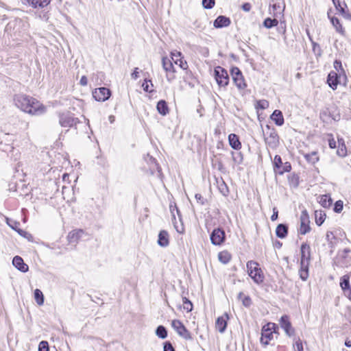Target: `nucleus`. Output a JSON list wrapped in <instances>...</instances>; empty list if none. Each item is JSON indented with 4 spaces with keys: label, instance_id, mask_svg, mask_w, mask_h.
I'll return each instance as SVG.
<instances>
[{
    "label": "nucleus",
    "instance_id": "obj_63",
    "mask_svg": "<svg viewBox=\"0 0 351 351\" xmlns=\"http://www.w3.org/2000/svg\"><path fill=\"white\" fill-rule=\"evenodd\" d=\"M183 304H185V302H191L189 300H188L186 297L182 298Z\"/></svg>",
    "mask_w": 351,
    "mask_h": 351
},
{
    "label": "nucleus",
    "instance_id": "obj_31",
    "mask_svg": "<svg viewBox=\"0 0 351 351\" xmlns=\"http://www.w3.org/2000/svg\"><path fill=\"white\" fill-rule=\"evenodd\" d=\"M305 159L311 164H315L319 160V156L317 152H312L309 154H304Z\"/></svg>",
    "mask_w": 351,
    "mask_h": 351
},
{
    "label": "nucleus",
    "instance_id": "obj_4",
    "mask_svg": "<svg viewBox=\"0 0 351 351\" xmlns=\"http://www.w3.org/2000/svg\"><path fill=\"white\" fill-rule=\"evenodd\" d=\"M276 325L272 323H269L264 326L261 331V342L264 345H268L269 341L274 337V332H275Z\"/></svg>",
    "mask_w": 351,
    "mask_h": 351
},
{
    "label": "nucleus",
    "instance_id": "obj_43",
    "mask_svg": "<svg viewBox=\"0 0 351 351\" xmlns=\"http://www.w3.org/2000/svg\"><path fill=\"white\" fill-rule=\"evenodd\" d=\"M343 207V202L341 200H338L335 204L334 211L335 213H339L342 211Z\"/></svg>",
    "mask_w": 351,
    "mask_h": 351
},
{
    "label": "nucleus",
    "instance_id": "obj_8",
    "mask_svg": "<svg viewBox=\"0 0 351 351\" xmlns=\"http://www.w3.org/2000/svg\"><path fill=\"white\" fill-rule=\"evenodd\" d=\"M300 227L299 229V232L301 234H306L308 233L310 230V220H309V216L306 210H304L302 211L300 215Z\"/></svg>",
    "mask_w": 351,
    "mask_h": 351
},
{
    "label": "nucleus",
    "instance_id": "obj_23",
    "mask_svg": "<svg viewBox=\"0 0 351 351\" xmlns=\"http://www.w3.org/2000/svg\"><path fill=\"white\" fill-rule=\"evenodd\" d=\"M228 141L230 145L234 149H240L241 147V142L239 141V137L235 134H230L228 136Z\"/></svg>",
    "mask_w": 351,
    "mask_h": 351
},
{
    "label": "nucleus",
    "instance_id": "obj_9",
    "mask_svg": "<svg viewBox=\"0 0 351 351\" xmlns=\"http://www.w3.org/2000/svg\"><path fill=\"white\" fill-rule=\"evenodd\" d=\"M59 123L62 127L71 128L75 125L77 123V119L74 118L68 113H62L59 116Z\"/></svg>",
    "mask_w": 351,
    "mask_h": 351
},
{
    "label": "nucleus",
    "instance_id": "obj_1",
    "mask_svg": "<svg viewBox=\"0 0 351 351\" xmlns=\"http://www.w3.org/2000/svg\"><path fill=\"white\" fill-rule=\"evenodd\" d=\"M15 105L21 110L32 114H40L45 112V108L38 100L23 94L14 97Z\"/></svg>",
    "mask_w": 351,
    "mask_h": 351
},
{
    "label": "nucleus",
    "instance_id": "obj_59",
    "mask_svg": "<svg viewBox=\"0 0 351 351\" xmlns=\"http://www.w3.org/2000/svg\"><path fill=\"white\" fill-rule=\"evenodd\" d=\"M343 294L351 301V289L348 291L343 292Z\"/></svg>",
    "mask_w": 351,
    "mask_h": 351
},
{
    "label": "nucleus",
    "instance_id": "obj_50",
    "mask_svg": "<svg viewBox=\"0 0 351 351\" xmlns=\"http://www.w3.org/2000/svg\"><path fill=\"white\" fill-rule=\"evenodd\" d=\"M183 308L186 310L187 312L191 311L193 309L192 302H185V304H183Z\"/></svg>",
    "mask_w": 351,
    "mask_h": 351
},
{
    "label": "nucleus",
    "instance_id": "obj_37",
    "mask_svg": "<svg viewBox=\"0 0 351 351\" xmlns=\"http://www.w3.org/2000/svg\"><path fill=\"white\" fill-rule=\"evenodd\" d=\"M238 298L242 300L243 304L245 306H250L252 301L249 296H244L242 292H240L238 295Z\"/></svg>",
    "mask_w": 351,
    "mask_h": 351
},
{
    "label": "nucleus",
    "instance_id": "obj_48",
    "mask_svg": "<svg viewBox=\"0 0 351 351\" xmlns=\"http://www.w3.org/2000/svg\"><path fill=\"white\" fill-rule=\"evenodd\" d=\"M164 351H175V349L169 341H167L164 343Z\"/></svg>",
    "mask_w": 351,
    "mask_h": 351
},
{
    "label": "nucleus",
    "instance_id": "obj_51",
    "mask_svg": "<svg viewBox=\"0 0 351 351\" xmlns=\"http://www.w3.org/2000/svg\"><path fill=\"white\" fill-rule=\"evenodd\" d=\"M332 2L334 3V5L337 9L340 8V11L341 13H345V10L341 6L340 1L339 0H332Z\"/></svg>",
    "mask_w": 351,
    "mask_h": 351
},
{
    "label": "nucleus",
    "instance_id": "obj_26",
    "mask_svg": "<svg viewBox=\"0 0 351 351\" xmlns=\"http://www.w3.org/2000/svg\"><path fill=\"white\" fill-rule=\"evenodd\" d=\"M339 285L343 292L348 291V290L350 289V276L343 275L342 277H341Z\"/></svg>",
    "mask_w": 351,
    "mask_h": 351
},
{
    "label": "nucleus",
    "instance_id": "obj_12",
    "mask_svg": "<svg viewBox=\"0 0 351 351\" xmlns=\"http://www.w3.org/2000/svg\"><path fill=\"white\" fill-rule=\"evenodd\" d=\"M280 324L288 336L291 337L294 334V329L292 328L291 322L289 319V317L287 315L282 316L280 318Z\"/></svg>",
    "mask_w": 351,
    "mask_h": 351
},
{
    "label": "nucleus",
    "instance_id": "obj_49",
    "mask_svg": "<svg viewBox=\"0 0 351 351\" xmlns=\"http://www.w3.org/2000/svg\"><path fill=\"white\" fill-rule=\"evenodd\" d=\"M23 162H18L15 167V171L16 173H19L20 171H21L23 174H25V173H24V169L23 168Z\"/></svg>",
    "mask_w": 351,
    "mask_h": 351
},
{
    "label": "nucleus",
    "instance_id": "obj_34",
    "mask_svg": "<svg viewBox=\"0 0 351 351\" xmlns=\"http://www.w3.org/2000/svg\"><path fill=\"white\" fill-rule=\"evenodd\" d=\"M315 223L317 226H321L326 219V214L322 211H315Z\"/></svg>",
    "mask_w": 351,
    "mask_h": 351
},
{
    "label": "nucleus",
    "instance_id": "obj_29",
    "mask_svg": "<svg viewBox=\"0 0 351 351\" xmlns=\"http://www.w3.org/2000/svg\"><path fill=\"white\" fill-rule=\"evenodd\" d=\"M83 231L82 230L72 231L69 233L67 238L70 243L77 241L82 236Z\"/></svg>",
    "mask_w": 351,
    "mask_h": 351
},
{
    "label": "nucleus",
    "instance_id": "obj_25",
    "mask_svg": "<svg viewBox=\"0 0 351 351\" xmlns=\"http://www.w3.org/2000/svg\"><path fill=\"white\" fill-rule=\"evenodd\" d=\"M276 236L280 239H284L288 234V227L285 224H278L276 229Z\"/></svg>",
    "mask_w": 351,
    "mask_h": 351
},
{
    "label": "nucleus",
    "instance_id": "obj_62",
    "mask_svg": "<svg viewBox=\"0 0 351 351\" xmlns=\"http://www.w3.org/2000/svg\"><path fill=\"white\" fill-rule=\"evenodd\" d=\"M351 252V250L349 249V248H345L343 250V254H349Z\"/></svg>",
    "mask_w": 351,
    "mask_h": 351
},
{
    "label": "nucleus",
    "instance_id": "obj_2",
    "mask_svg": "<svg viewBox=\"0 0 351 351\" xmlns=\"http://www.w3.org/2000/svg\"><path fill=\"white\" fill-rule=\"evenodd\" d=\"M247 269L248 275L256 284H261L264 280V274L262 269L259 267L257 262L250 261L247 263Z\"/></svg>",
    "mask_w": 351,
    "mask_h": 351
},
{
    "label": "nucleus",
    "instance_id": "obj_11",
    "mask_svg": "<svg viewBox=\"0 0 351 351\" xmlns=\"http://www.w3.org/2000/svg\"><path fill=\"white\" fill-rule=\"evenodd\" d=\"M93 96L97 101H104L110 97V91L107 88L101 87L93 91Z\"/></svg>",
    "mask_w": 351,
    "mask_h": 351
},
{
    "label": "nucleus",
    "instance_id": "obj_44",
    "mask_svg": "<svg viewBox=\"0 0 351 351\" xmlns=\"http://www.w3.org/2000/svg\"><path fill=\"white\" fill-rule=\"evenodd\" d=\"M38 351H49V344L46 341H42L38 345Z\"/></svg>",
    "mask_w": 351,
    "mask_h": 351
},
{
    "label": "nucleus",
    "instance_id": "obj_36",
    "mask_svg": "<svg viewBox=\"0 0 351 351\" xmlns=\"http://www.w3.org/2000/svg\"><path fill=\"white\" fill-rule=\"evenodd\" d=\"M278 24V21L277 19H270V18H267L265 19L264 22H263V25L266 27V28H271L273 27H275Z\"/></svg>",
    "mask_w": 351,
    "mask_h": 351
},
{
    "label": "nucleus",
    "instance_id": "obj_6",
    "mask_svg": "<svg viewBox=\"0 0 351 351\" xmlns=\"http://www.w3.org/2000/svg\"><path fill=\"white\" fill-rule=\"evenodd\" d=\"M230 73L232 80L237 87L241 90L245 89L247 86V84L240 69L236 66L232 67Z\"/></svg>",
    "mask_w": 351,
    "mask_h": 351
},
{
    "label": "nucleus",
    "instance_id": "obj_46",
    "mask_svg": "<svg viewBox=\"0 0 351 351\" xmlns=\"http://www.w3.org/2000/svg\"><path fill=\"white\" fill-rule=\"evenodd\" d=\"M291 169V165L288 162H286L285 165L278 171V173L282 174L284 172L289 171Z\"/></svg>",
    "mask_w": 351,
    "mask_h": 351
},
{
    "label": "nucleus",
    "instance_id": "obj_42",
    "mask_svg": "<svg viewBox=\"0 0 351 351\" xmlns=\"http://www.w3.org/2000/svg\"><path fill=\"white\" fill-rule=\"evenodd\" d=\"M202 5L206 9H211L215 5V0H202Z\"/></svg>",
    "mask_w": 351,
    "mask_h": 351
},
{
    "label": "nucleus",
    "instance_id": "obj_60",
    "mask_svg": "<svg viewBox=\"0 0 351 351\" xmlns=\"http://www.w3.org/2000/svg\"><path fill=\"white\" fill-rule=\"evenodd\" d=\"M345 346L348 348L351 347V341L346 339L345 341Z\"/></svg>",
    "mask_w": 351,
    "mask_h": 351
},
{
    "label": "nucleus",
    "instance_id": "obj_28",
    "mask_svg": "<svg viewBox=\"0 0 351 351\" xmlns=\"http://www.w3.org/2000/svg\"><path fill=\"white\" fill-rule=\"evenodd\" d=\"M330 19L331 23L336 29V31L338 33H339L340 34H341L342 36H344L345 30L343 28L342 25H341L339 20L337 17H335V16L330 17Z\"/></svg>",
    "mask_w": 351,
    "mask_h": 351
},
{
    "label": "nucleus",
    "instance_id": "obj_19",
    "mask_svg": "<svg viewBox=\"0 0 351 351\" xmlns=\"http://www.w3.org/2000/svg\"><path fill=\"white\" fill-rule=\"evenodd\" d=\"M338 78V75L335 71L330 72L328 75L327 82L329 86L332 88L333 90H335L337 87V85L339 84Z\"/></svg>",
    "mask_w": 351,
    "mask_h": 351
},
{
    "label": "nucleus",
    "instance_id": "obj_61",
    "mask_svg": "<svg viewBox=\"0 0 351 351\" xmlns=\"http://www.w3.org/2000/svg\"><path fill=\"white\" fill-rule=\"evenodd\" d=\"M174 77H175L174 75H171L170 74L167 75V78L168 81L172 80L173 79H174Z\"/></svg>",
    "mask_w": 351,
    "mask_h": 351
},
{
    "label": "nucleus",
    "instance_id": "obj_64",
    "mask_svg": "<svg viewBox=\"0 0 351 351\" xmlns=\"http://www.w3.org/2000/svg\"><path fill=\"white\" fill-rule=\"evenodd\" d=\"M344 143V141L343 138H339L338 139V143H339V145H341L342 144V143Z\"/></svg>",
    "mask_w": 351,
    "mask_h": 351
},
{
    "label": "nucleus",
    "instance_id": "obj_27",
    "mask_svg": "<svg viewBox=\"0 0 351 351\" xmlns=\"http://www.w3.org/2000/svg\"><path fill=\"white\" fill-rule=\"evenodd\" d=\"M156 108L158 112L163 116L169 113V108L165 100H160L157 104Z\"/></svg>",
    "mask_w": 351,
    "mask_h": 351
},
{
    "label": "nucleus",
    "instance_id": "obj_53",
    "mask_svg": "<svg viewBox=\"0 0 351 351\" xmlns=\"http://www.w3.org/2000/svg\"><path fill=\"white\" fill-rule=\"evenodd\" d=\"M278 211L276 209V208H273V215L271 216V221H276L278 219Z\"/></svg>",
    "mask_w": 351,
    "mask_h": 351
},
{
    "label": "nucleus",
    "instance_id": "obj_47",
    "mask_svg": "<svg viewBox=\"0 0 351 351\" xmlns=\"http://www.w3.org/2000/svg\"><path fill=\"white\" fill-rule=\"evenodd\" d=\"M269 106V103L266 100H261L258 102V108L261 109H265Z\"/></svg>",
    "mask_w": 351,
    "mask_h": 351
},
{
    "label": "nucleus",
    "instance_id": "obj_10",
    "mask_svg": "<svg viewBox=\"0 0 351 351\" xmlns=\"http://www.w3.org/2000/svg\"><path fill=\"white\" fill-rule=\"evenodd\" d=\"M225 237V232L222 229L216 228L210 234L211 243L215 245H219L224 241Z\"/></svg>",
    "mask_w": 351,
    "mask_h": 351
},
{
    "label": "nucleus",
    "instance_id": "obj_56",
    "mask_svg": "<svg viewBox=\"0 0 351 351\" xmlns=\"http://www.w3.org/2000/svg\"><path fill=\"white\" fill-rule=\"evenodd\" d=\"M170 210H171V213L173 218L176 219L175 214H174V210H176V213L179 215L180 211H179L178 208L176 206H175V208H173L172 206L171 205L170 206Z\"/></svg>",
    "mask_w": 351,
    "mask_h": 351
},
{
    "label": "nucleus",
    "instance_id": "obj_40",
    "mask_svg": "<svg viewBox=\"0 0 351 351\" xmlns=\"http://www.w3.org/2000/svg\"><path fill=\"white\" fill-rule=\"evenodd\" d=\"M293 348L295 351H304L302 342L300 338L295 339L293 343Z\"/></svg>",
    "mask_w": 351,
    "mask_h": 351
},
{
    "label": "nucleus",
    "instance_id": "obj_17",
    "mask_svg": "<svg viewBox=\"0 0 351 351\" xmlns=\"http://www.w3.org/2000/svg\"><path fill=\"white\" fill-rule=\"evenodd\" d=\"M12 264L16 269L22 272H26L28 271V265H26L23 258L19 256L14 257Z\"/></svg>",
    "mask_w": 351,
    "mask_h": 351
},
{
    "label": "nucleus",
    "instance_id": "obj_16",
    "mask_svg": "<svg viewBox=\"0 0 351 351\" xmlns=\"http://www.w3.org/2000/svg\"><path fill=\"white\" fill-rule=\"evenodd\" d=\"M231 21L230 19L228 17H226L225 16H219L213 23V26L215 28H222L228 27L230 25Z\"/></svg>",
    "mask_w": 351,
    "mask_h": 351
},
{
    "label": "nucleus",
    "instance_id": "obj_33",
    "mask_svg": "<svg viewBox=\"0 0 351 351\" xmlns=\"http://www.w3.org/2000/svg\"><path fill=\"white\" fill-rule=\"evenodd\" d=\"M319 204L324 208H328L331 204V199L327 195H323L319 197Z\"/></svg>",
    "mask_w": 351,
    "mask_h": 351
},
{
    "label": "nucleus",
    "instance_id": "obj_35",
    "mask_svg": "<svg viewBox=\"0 0 351 351\" xmlns=\"http://www.w3.org/2000/svg\"><path fill=\"white\" fill-rule=\"evenodd\" d=\"M156 335L160 339H165L167 337V331L163 326H159L156 330Z\"/></svg>",
    "mask_w": 351,
    "mask_h": 351
},
{
    "label": "nucleus",
    "instance_id": "obj_24",
    "mask_svg": "<svg viewBox=\"0 0 351 351\" xmlns=\"http://www.w3.org/2000/svg\"><path fill=\"white\" fill-rule=\"evenodd\" d=\"M162 64L164 70L167 73H173L175 72V69L172 63V60L169 59L167 57H163L162 58Z\"/></svg>",
    "mask_w": 351,
    "mask_h": 351
},
{
    "label": "nucleus",
    "instance_id": "obj_20",
    "mask_svg": "<svg viewBox=\"0 0 351 351\" xmlns=\"http://www.w3.org/2000/svg\"><path fill=\"white\" fill-rule=\"evenodd\" d=\"M271 119L278 126H281L284 124V117L282 112L279 110H275L273 112V113L271 115Z\"/></svg>",
    "mask_w": 351,
    "mask_h": 351
},
{
    "label": "nucleus",
    "instance_id": "obj_18",
    "mask_svg": "<svg viewBox=\"0 0 351 351\" xmlns=\"http://www.w3.org/2000/svg\"><path fill=\"white\" fill-rule=\"evenodd\" d=\"M23 3H27L34 8H42L47 6L51 0H23Z\"/></svg>",
    "mask_w": 351,
    "mask_h": 351
},
{
    "label": "nucleus",
    "instance_id": "obj_41",
    "mask_svg": "<svg viewBox=\"0 0 351 351\" xmlns=\"http://www.w3.org/2000/svg\"><path fill=\"white\" fill-rule=\"evenodd\" d=\"M149 83H150V84L152 85V86H153V84H152V80L145 79V82H144L143 83V84H142V87H143V90H144L145 92H147V93H152V92L153 91V90L149 89Z\"/></svg>",
    "mask_w": 351,
    "mask_h": 351
},
{
    "label": "nucleus",
    "instance_id": "obj_39",
    "mask_svg": "<svg viewBox=\"0 0 351 351\" xmlns=\"http://www.w3.org/2000/svg\"><path fill=\"white\" fill-rule=\"evenodd\" d=\"M337 155H339L341 157H344L345 156H346L347 149H346V147L343 142L342 143V144L341 145H339L338 149L337 151Z\"/></svg>",
    "mask_w": 351,
    "mask_h": 351
},
{
    "label": "nucleus",
    "instance_id": "obj_14",
    "mask_svg": "<svg viewBox=\"0 0 351 351\" xmlns=\"http://www.w3.org/2000/svg\"><path fill=\"white\" fill-rule=\"evenodd\" d=\"M301 260L300 262L310 263L311 247L306 243H303L300 247Z\"/></svg>",
    "mask_w": 351,
    "mask_h": 351
},
{
    "label": "nucleus",
    "instance_id": "obj_15",
    "mask_svg": "<svg viewBox=\"0 0 351 351\" xmlns=\"http://www.w3.org/2000/svg\"><path fill=\"white\" fill-rule=\"evenodd\" d=\"M171 60L176 64H178L182 69H186L188 67L187 62L185 60H183L182 58V53L180 52H172L171 53Z\"/></svg>",
    "mask_w": 351,
    "mask_h": 351
},
{
    "label": "nucleus",
    "instance_id": "obj_32",
    "mask_svg": "<svg viewBox=\"0 0 351 351\" xmlns=\"http://www.w3.org/2000/svg\"><path fill=\"white\" fill-rule=\"evenodd\" d=\"M34 299L36 302V303L40 306L43 305L44 303V295L43 292L38 289H36L34 290Z\"/></svg>",
    "mask_w": 351,
    "mask_h": 351
},
{
    "label": "nucleus",
    "instance_id": "obj_54",
    "mask_svg": "<svg viewBox=\"0 0 351 351\" xmlns=\"http://www.w3.org/2000/svg\"><path fill=\"white\" fill-rule=\"evenodd\" d=\"M80 84L82 86H86L88 84V80L86 76H82L80 79Z\"/></svg>",
    "mask_w": 351,
    "mask_h": 351
},
{
    "label": "nucleus",
    "instance_id": "obj_58",
    "mask_svg": "<svg viewBox=\"0 0 351 351\" xmlns=\"http://www.w3.org/2000/svg\"><path fill=\"white\" fill-rule=\"evenodd\" d=\"M242 8H243V10L248 12L251 9V5L248 3H247L243 4Z\"/></svg>",
    "mask_w": 351,
    "mask_h": 351
},
{
    "label": "nucleus",
    "instance_id": "obj_38",
    "mask_svg": "<svg viewBox=\"0 0 351 351\" xmlns=\"http://www.w3.org/2000/svg\"><path fill=\"white\" fill-rule=\"evenodd\" d=\"M274 168L277 169L278 171L281 169L282 166V161L281 157L278 155H276L274 159Z\"/></svg>",
    "mask_w": 351,
    "mask_h": 351
},
{
    "label": "nucleus",
    "instance_id": "obj_45",
    "mask_svg": "<svg viewBox=\"0 0 351 351\" xmlns=\"http://www.w3.org/2000/svg\"><path fill=\"white\" fill-rule=\"evenodd\" d=\"M195 198L198 204H199L200 205H204L205 204L206 199H205V198H204V197L201 194H199V193L195 194Z\"/></svg>",
    "mask_w": 351,
    "mask_h": 351
},
{
    "label": "nucleus",
    "instance_id": "obj_21",
    "mask_svg": "<svg viewBox=\"0 0 351 351\" xmlns=\"http://www.w3.org/2000/svg\"><path fill=\"white\" fill-rule=\"evenodd\" d=\"M308 266L309 263L300 262V269L299 270V274L300 278L303 281L306 280L308 277Z\"/></svg>",
    "mask_w": 351,
    "mask_h": 351
},
{
    "label": "nucleus",
    "instance_id": "obj_3",
    "mask_svg": "<svg viewBox=\"0 0 351 351\" xmlns=\"http://www.w3.org/2000/svg\"><path fill=\"white\" fill-rule=\"evenodd\" d=\"M266 130L265 132L263 131L265 143L272 149L277 147L279 144V137L276 130L268 125H266Z\"/></svg>",
    "mask_w": 351,
    "mask_h": 351
},
{
    "label": "nucleus",
    "instance_id": "obj_7",
    "mask_svg": "<svg viewBox=\"0 0 351 351\" xmlns=\"http://www.w3.org/2000/svg\"><path fill=\"white\" fill-rule=\"evenodd\" d=\"M171 326L180 337L186 340L191 339L192 337L190 332L186 328V327L180 320H173Z\"/></svg>",
    "mask_w": 351,
    "mask_h": 351
},
{
    "label": "nucleus",
    "instance_id": "obj_30",
    "mask_svg": "<svg viewBox=\"0 0 351 351\" xmlns=\"http://www.w3.org/2000/svg\"><path fill=\"white\" fill-rule=\"evenodd\" d=\"M219 261L223 263L227 264L231 259V255L228 251H222L218 254Z\"/></svg>",
    "mask_w": 351,
    "mask_h": 351
},
{
    "label": "nucleus",
    "instance_id": "obj_13",
    "mask_svg": "<svg viewBox=\"0 0 351 351\" xmlns=\"http://www.w3.org/2000/svg\"><path fill=\"white\" fill-rule=\"evenodd\" d=\"M228 315L225 313L223 316L219 317L215 322L216 330L220 333H223L227 327V320L228 319Z\"/></svg>",
    "mask_w": 351,
    "mask_h": 351
},
{
    "label": "nucleus",
    "instance_id": "obj_55",
    "mask_svg": "<svg viewBox=\"0 0 351 351\" xmlns=\"http://www.w3.org/2000/svg\"><path fill=\"white\" fill-rule=\"evenodd\" d=\"M328 145L330 148L334 149L336 147V141L333 138L329 139Z\"/></svg>",
    "mask_w": 351,
    "mask_h": 351
},
{
    "label": "nucleus",
    "instance_id": "obj_22",
    "mask_svg": "<svg viewBox=\"0 0 351 351\" xmlns=\"http://www.w3.org/2000/svg\"><path fill=\"white\" fill-rule=\"evenodd\" d=\"M158 243L161 247H167L169 245V234L165 230H161L158 234Z\"/></svg>",
    "mask_w": 351,
    "mask_h": 351
},
{
    "label": "nucleus",
    "instance_id": "obj_5",
    "mask_svg": "<svg viewBox=\"0 0 351 351\" xmlns=\"http://www.w3.org/2000/svg\"><path fill=\"white\" fill-rule=\"evenodd\" d=\"M217 83L220 86H226L229 83V76L227 71L221 66H217L214 70Z\"/></svg>",
    "mask_w": 351,
    "mask_h": 351
},
{
    "label": "nucleus",
    "instance_id": "obj_52",
    "mask_svg": "<svg viewBox=\"0 0 351 351\" xmlns=\"http://www.w3.org/2000/svg\"><path fill=\"white\" fill-rule=\"evenodd\" d=\"M334 67L337 71H339V69L343 70L341 62L340 60H336L334 62Z\"/></svg>",
    "mask_w": 351,
    "mask_h": 351
},
{
    "label": "nucleus",
    "instance_id": "obj_57",
    "mask_svg": "<svg viewBox=\"0 0 351 351\" xmlns=\"http://www.w3.org/2000/svg\"><path fill=\"white\" fill-rule=\"evenodd\" d=\"M132 78L134 80H136L138 77V68H135L134 72L131 75Z\"/></svg>",
    "mask_w": 351,
    "mask_h": 351
}]
</instances>
